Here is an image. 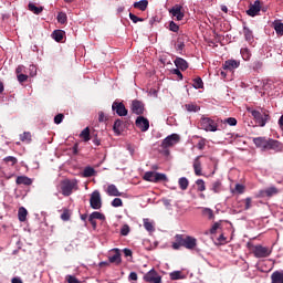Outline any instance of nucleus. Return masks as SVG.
<instances>
[{"label":"nucleus","mask_w":283,"mask_h":283,"mask_svg":"<svg viewBox=\"0 0 283 283\" xmlns=\"http://www.w3.org/2000/svg\"><path fill=\"white\" fill-rule=\"evenodd\" d=\"M66 281L67 283H81V281H78L75 276L72 275H67Z\"/></svg>","instance_id":"nucleus-62"},{"label":"nucleus","mask_w":283,"mask_h":283,"mask_svg":"<svg viewBox=\"0 0 283 283\" xmlns=\"http://www.w3.org/2000/svg\"><path fill=\"white\" fill-rule=\"evenodd\" d=\"M239 67H240V61H237V60H228L223 64V70L229 72H233Z\"/></svg>","instance_id":"nucleus-16"},{"label":"nucleus","mask_w":283,"mask_h":283,"mask_svg":"<svg viewBox=\"0 0 283 283\" xmlns=\"http://www.w3.org/2000/svg\"><path fill=\"white\" fill-rule=\"evenodd\" d=\"M224 123H227L231 127H235L238 125V119L230 117V118L224 119Z\"/></svg>","instance_id":"nucleus-51"},{"label":"nucleus","mask_w":283,"mask_h":283,"mask_svg":"<svg viewBox=\"0 0 283 283\" xmlns=\"http://www.w3.org/2000/svg\"><path fill=\"white\" fill-rule=\"evenodd\" d=\"M18 76V81L22 84L24 82H27L29 80V75L28 74H19Z\"/></svg>","instance_id":"nucleus-57"},{"label":"nucleus","mask_w":283,"mask_h":283,"mask_svg":"<svg viewBox=\"0 0 283 283\" xmlns=\"http://www.w3.org/2000/svg\"><path fill=\"white\" fill-rule=\"evenodd\" d=\"M123 253H124V255H125L126 258H128V256L132 258V255H133V251H132L130 249H127V248H125V249L123 250Z\"/></svg>","instance_id":"nucleus-63"},{"label":"nucleus","mask_w":283,"mask_h":283,"mask_svg":"<svg viewBox=\"0 0 283 283\" xmlns=\"http://www.w3.org/2000/svg\"><path fill=\"white\" fill-rule=\"evenodd\" d=\"M29 72H30L29 74H30L31 77L36 76V74H38V69H36V66L30 65V66H29Z\"/></svg>","instance_id":"nucleus-56"},{"label":"nucleus","mask_w":283,"mask_h":283,"mask_svg":"<svg viewBox=\"0 0 283 283\" xmlns=\"http://www.w3.org/2000/svg\"><path fill=\"white\" fill-rule=\"evenodd\" d=\"M129 18L134 23L144 22L143 18H139L138 15H134V13H129Z\"/></svg>","instance_id":"nucleus-55"},{"label":"nucleus","mask_w":283,"mask_h":283,"mask_svg":"<svg viewBox=\"0 0 283 283\" xmlns=\"http://www.w3.org/2000/svg\"><path fill=\"white\" fill-rule=\"evenodd\" d=\"M20 139L22 143L30 144L32 142V135L30 132H25L22 135H20Z\"/></svg>","instance_id":"nucleus-37"},{"label":"nucleus","mask_w":283,"mask_h":283,"mask_svg":"<svg viewBox=\"0 0 283 283\" xmlns=\"http://www.w3.org/2000/svg\"><path fill=\"white\" fill-rule=\"evenodd\" d=\"M73 190H77V181L71 179H64L61 181V191L64 197H70Z\"/></svg>","instance_id":"nucleus-4"},{"label":"nucleus","mask_w":283,"mask_h":283,"mask_svg":"<svg viewBox=\"0 0 283 283\" xmlns=\"http://www.w3.org/2000/svg\"><path fill=\"white\" fill-rule=\"evenodd\" d=\"M144 282L146 283H163V276L159 275L154 269L143 276Z\"/></svg>","instance_id":"nucleus-6"},{"label":"nucleus","mask_w":283,"mask_h":283,"mask_svg":"<svg viewBox=\"0 0 283 283\" xmlns=\"http://www.w3.org/2000/svg\"><path fill=\"white\" fill-rule=\"evenodd\" d=\"M113 129H114V132H115L117 135H120L122 132L124 130V120H123V119H117V120H115L114 126H113Z\"/></svg>","instance_id":"nucleus-25"},{"label":"nucleus","mask_w":283,"mask_h":283,"mask_svg":"<svg viewBox=\"0 0 283 283\" xmlns=\"http://www.w3.org/2000/svg\"><path fill=\"white\" fill-rule=\"evenodd\" d=\"M184 107L187 109V112H200V106L193 103H188Z\"/></svg>","instance_id":"nucleus-38"},{"label":"nucleus","mask_w":283,"mask_h":283,"mask_svg":"<svg viewBox=\"0 0 283 283\" xmlns=\"http://www.w3.org/2000/svg\"><path fill=\"white\" fill-rule=\"evenodd\" d=\"M135 125L140 132H147L149 129V119L139 116L137 117Z\"/></svg>","instance_id":"nucleus-14"},{"label":"nucleus","mask_w":283,"mask_h":283,"mask_svg":"<svg viewBox=\"0 0 283 283\" xmlns=\"http://www.w3.org/2000/svg\"><path fill=\"white\" fill-rule=\"evenodd\" d=\"M243 35L245 38V41H248L249 43H253L254 34L253 31H251L248 27L243 28Z\"/></svg>","instance_id":"nucleus-24"},{"label":"nucleus","mask_w":283,"mask_h":283,"mask_svg":"<svg viewBox=\"0 0 283 283\" xmlns=\"http://www.w3.org/2000/svg\"><path fill=\"white\" fill-rule=\"evenodd\" d=\"M274 30L277 35L283 36V23L282 22H275Z\"/></svg>","instance_id":"nucleus-44"},{"label":"nucleus","mask_w":283,"mask_h":283,"mask_svg":"<svg viewBox=\"0 0 283 283\" xmlns=\"http://www.w3.org/2000/svg\"><path fill=\"white\" fill-rule=\"evenodd\" d=\"M57 22L61 25H65V23H67V14L63 13V12H60L59 15H57Z\"/></svg>","instance_id":"nucleus-42"},{"label":"nucleus","mask_w":283,"mask_h":283,"mask_svg":"<svg viewBox=\"0 0 283 283\" xmlns=\"http://www.w3.org/2000/svg\"><path fill=\"white\" fill-rule=\"evenodd\" d=\"M80 137L83 138L84 143H88L91 140L90 127H85L80 134Z\"/></svg>","instance_id":"nucleus-30"},{"label":"nucleus","mask_w":283,"mask_h":283,"mask_svg":"<svg viewBox=\"0 0 283 283\" xmlns=\"http://www.w3.org/2000/svg\"><path fill=\"white\" fill-rule=\"evenodd\" d=\"M255 258L262 259V258H269L271 255L272 250L269 249V247H263L261 244H256L253 247L252 250Z\"/></svg>","instance_id":"nucleus-5"},{"label":"nucleus","mask_w":283,"mask_h":283,"mask_svg":"<svg viewBox=\"0 0 283 283\" xmlns=\"http://www.w3.org/2000/svg\"><path fill=\"white\" fill-rule=\"evenodd\" d=\"M187 237L186 234H176L175 235V242L172 243V249L175 251H179L180 248L185 245V242L187 241Z\"/></svg>","instance_id":"nucleus-13"},{"label":"nucleus","mask_w":283,"mask_h":283,"mask_svg":"<svg viewBox=\"0 0 283 283\" xmlns=\"http://www.w3.org/2000/svg\"><path fill=\"white\" fill-rule=\"evenodd\" d=\"M64 118H65V115L59 114L55 116V118H53V123H55L56 125H60Z\"/></svg>","instance_id":"nucleus-54"},{"label":"nucleus","mask_w":283,"mask_h":283,"mask_svg":"<svg viewBox=\"0 0 283 283\" xmlns=\"http://www.w3.org/2000/svg\"><path fill=\"white\" fill-rule=\"evenodd\" d=\"M175 65L180 71H187V69L189 67L188 62L182 57H176Z\"/></svg>","instance_id":"nucleus-21"},{"label":"nucleus","mask_w":283,"mask_h":283,"mask_svg":"<svg viewBox=\"0 0 283 283\" xmlns=\"http://www.w3.org/2000/svg\"><path fill=\"white\" fill-rule=\"evenodd\" d=\"M15 184L31 186L33 184V180L28 176H18V178H15Z\"/></svg>","instance_id":"nucleus-22"},{"label":"nucleus","mask_w":283,"mask_h":283,"mask_svg":"<svg viewBox=\"0 0 283 283\" xmlns=\"http://www.w3.org/2000/svg\"><path fill=\"white\" fill-rule=\"evenodd\" d=\"M184 7L181 4H175L170 10L169 13L176 18V20L178 22L182 21L185 18V13H184Z\"/></svg>","instance_id":"nucleus-11"},{"label":"nucleus","mask_w":283,"mask_h":283,"mask_svg":"<svg viewBox=\"0 0 283 283\" xmlns=\"http://www.w3.org/2000/svg\"><path fill=\"white\" fill-rule=\"evenodd\" d=\"M241 54H242V57L248 61L249 59L252 57V53L249 49L244 48V49H241Z\"/></svg>","instance_id":"nucleus-49"},{"label":"nucleus","mask_w":283,"mask_h":283,"mask_svg":"<svg viewBox=\"0 0 283 283\" xmlns=\"http://www.w3.org/2000/svg\"><path fill=\"white\" fill-rule=\"evenodd\" d=\"M28 214H29L28 209H25V208H23V207H21V208L19 209V214H18V217H19V220H20L21 222H24V221L28 220Z\"/></svg>","instance_id":"nucleus-31"},{"label":"nucleus","mask_w":283,"mask_h":283,"mask_svg":"<svg viewBox=\"0 0 283 283\" xmlns=\"http://www.w3.org/2000/svg\"><path fill=\"white\" fill-rule=\"evenodd\" d=\"M277 193H279V190L274 187H271V188H268L266 190H261L260 191V195H261L262 198H265V197L272 198Z\"/></svg>","instance_id":"nucleus-20"},{"label":"nucleus","mask_w":283,"mask_h":283,"mask_svg":"<svg viewBox=\"0 0 283 283\" xmlns=\"http://www.w3.org/2000/svg\"><path fill=\"white\" fill-rule=\"evenodd\" d=\"M220 228V223L216 222L211 228H210V233L214 235L217 233L218 229Z\"/></svg>","instance_id":"nucleus-61"},{"label":"nucleus","mask_w":283,"mask_h":283,"mask_svg":"<svg viewBox=\"0 0 283 283\" xmlns=\"http://www.w3.org/2000/svg\"><path fill=\"white\" fill-rule=\"evenodd\" d=\"M248 112L251 113L254 123L261 128L265 127L266 123L271 120V115H269V111L262 109V112H260L249 108Z\"/></svg>","instance_id":"nucleus-2"},{"label":"nucleus","mask_w":283,"mask_h":283,"mask_svg":"<svg viewBox=\"0 0 283 283\" xmlns=\"http://www.w3.org/2000/svg\"><path fill=\"white\" fill-rule=\"evenodd\" d=\"M169 30L171 32H179L180 27L176 22L171 21L170 24H169Z\"/></svg>","instance_id":"nucleus-53"},{"label":"nucleus","mask_w":283,"mask_h":283,"mask_svg":"<svg viewBox=\"0 0 283 283\" xmlns=\"http://www.w3.org/2000/svg\"><path fill=\"white\" fill-rule=\"evenodd\" d=\"M112 111L116 112L119 117H124L128 115V109L126 108L124 102L115 101L112 106Z\"/></svg>","instance_id":"nucleus-10"},{"label":"nucleus","mask_w":283,"mask_h":283,"mask_svg":"<svg viewBox=\"0 0 283 283\" xmlns=\"http://www.w3.org/2000/svg\"><path fill=\"white\" fill-rule=\"evenodd\" d=\"M171 281L185 280V275L181 271H175L170 273Z\"/></svg>","instance_id":"nucleus-34"},{"label":"nucleus","mask_w":283,"mask_h":283,"mask_svg":"<svg viewBox=\"0 0 283 283\" xmlns=\"http://www.w3.org/2000/svg\"><path fill=\"white\" fill-rule=\"evenodd\" d=\"M199 129H205L206 132H217L218 130V123L214 119H211L206 116H201L198 123Z\"/></svg>","instance_id":"nucleus-3"},{"label":"nucleus","mask_w":283,"mask_h":283,"mask_svg":"<svg viewBox=\"0 0 283 283\" xmlns=\"http://www.w3.org/2000/svg\"><path fill=\"white\" fill-rule=\"evenodd\" d=\"M130 111L138 116L144 115L146 112L145 103L138 99H134L130 104Z\"/></svg>","instance_id":"nucleus-9"},{"label":"nucleus","mask_w":283,"mask_h":283,"mask_svg":"<svg viewBox=\"0 0 283 283\" xmlns=\"http://www.w3.org/2000/svg\"><path fill=\"white\" fill-rule=\"evenodd\" d=\"M168 177L164 172H155V178L153 182H167Z\"/></svg>","instance_id":"nucleus-28"},{"label":"nucleus","mask_w":283,"mask_h":283,"mask_svg":"<svg viewBox=\"0 0 283 283\" xmlns=\"http://www.w3.org/2000/svg\"><path fill=\"white\" fill-rule=\"evenodd\" d=\"M201 213H203V216L206 218H208L209 220H213L216 218L214 211L212 209H210V208H203L201 210Z\"/></svg>","instance_id":"nucleus-33"},{"label":"nucleus","mask_w":283,"mask_h":283,"mask_svg":"<svg viewBox=\"0 0 283 283\" xmlns=\"http://www.w3.org/2000/svg\"><path fill=\"white\" fill-rule=\"evenodd\" d=\"M88 218L93 219V220H105V214L98 212V211H94L91 213V216H88Z\"/></svg>","instance_id":"nucleus-41"},{"label":"nucleus","mask_w":283,"mask_h":283,"mask_svg":"<svg viewBox=\"0 0 283 283\" xmlns=\"http://www.w3.org/2000/svg\"><path fill=\"white\" fill-rule=\"evenodd\" d=\"M178 185H179L180 190L185 191L188 189L189 180L186 177H181L178 180Z\"/></svg>","instance_id":"nucleus-32"},{"label":"nucleus","mask_w":283,"mask_h":283,"mask_svg":"<svg viewBox=\"0 0 283 283\" xmlns=\"http://www.w3.org/2000/svg\"><path fill=\"white\" fill-rule=\"evenodd\" d=\"M143 227L149 233L155 232L154 223L149 219H143Z\"/></svg>","instance_id":"nucleus-27"},{"label":"nucleus","mask_w":283,"mask_h":283,"mask_svg":"<svg viewBox=\"0 0 283 283\" xmlns=\"http://www.w3.org/2000/svg\"><path fill=\"white\" fill-rule=\"evenodd\" d=\"M28 9L34 14H40L43 11L42 7H36L34 3L30 2L28 4Z\"/></svg>","instance_id":"nucleus-35"},{"label":"nucleus","mask_w":283,"mask_h":283,"mask_svg":"<svg viewBox=\"0 0 283 283\" xmlns=\"http://www.w3.org/2000/svg\"><path fill=\"white\" fill-rule=\"evenodd\" d=\"M112 251H114L115 254L113 256H108V262L120 265L123 262L120 250L115 248Z\"/></svg>","instance_id":"nucleus-15"},{"label":"nucleus","mask_w":283,"mask_h":283,"mask_svg":"<svg viewBox=\"0 0 283 283\" xmlns=\"http://www.w3.org/2000/svg\"><path fill=\"white\" fill-rule=\"evenodd\" d=\"M65 35H66L65 31H62V30L53 31V33L51 34V36L56 42H61L65 38Z\"/></svg>","instance_id":"nucleus-26"},{"label":"nucleus","mask_w":283,"mask_h":283,"mask_svg":"<svg viewBox=\"0 0 283 283\" xmlns=\"http://www.w3.org/2000/svg\"><path fill=\"white\" fill-rule=\"evenodd\" d=\"M155 176H156V172L148 171L144 174L143 179L146 182H154Z\"/></svg>","instance_id":"nucleus-36"},{"label":"nucleus","mask_w":283,"mask_h":283,"mask_svg":"<svg viewBox=\"0 0 283 283\" xmlns=\"http://www.w3.org/2000/svg\"><path fill=\"white\" fill-rule=\"evenodd\" d=\"M192 86H193L196 90H202V88H203L202 78H201V77L195 78Z\"/></svg>","instance_id":"nucleus-45"},{"label":"nucleus","mask_w":283,"mask_h":283,"mask_svg":"<svg viewBox=\"0 0 283 283\" xmlns=\"http://www.w3.org/2000/svg\"><path fill=\"white\" fill-rule=\"evenodd\" d=\"M70 218H71V214H70V212L67 210L63 211V213L61 214V219L63 221H69Z\"/></svg>","instance_id":"nucleus-60"},{"label":"nucleus","mask_w":283,"mask_h":283,"mask_svg":"<svg viewBox=\"0 0 283 283\" xmlns=\"http://www.w3.org/2000/svg\"><path fill=\"white\" fill-rule=\"evenodd\" d=\"M91 209L99 210L103 207V200L101 199V193L98 190H94L91 193Z\"/></svg>","instance_id":"nucleus-7"},{"label":"nucleus","mask_w":283,"mask_h":283,"mask_svg":"<svg viewBox=\"0 0 283 283\" xmlns=\"http://www.w3.org/2000/svg\"><path fill=\"white\" fill-rule=\"evenodd\" d=\"M128 233H130V227L127 224L123 226L120 229V235L126 237L128 235Z\"/></svg>","instance_id":"nucleus-52"},{"label":"nucleus","mask_w":283,"mask_h":283,"mask_svg":"<svg viewBox=\"0 0 283 283\" xmlns=\"http://www.w3.org/2000/svg\"><path fill=\"white\" fill-rule=\"evenodd\" d=\"M94 175H95L94 168H92V167H85V168H84V171H83V177H84V178H91V177H93Z\"/></svg>","instance_id":"nucleus-39"},{"label":"nucleus","mask_w":283,"mask_h":283,"mask_svg":"<svg viewBox=\"0 0 283 283\" xmlns=\"http://www.w3.org/2000/svg\"><path fill=\"white\" fill-rule=\"evenodd\" d=\"M271 283H283V271H275L271 274Z\"/></svg>","instance_id":"nucleus-23"},{"label":"nucleus","mask_w":283,"mask_h":283,"mask_svg":"<svg viewBox=\"0 0 283 283\" xmlns=\"http://www.w3.org/2000/svg\"><path fill=\"white\" fill-rule=\"evenodd\" d=\"M261 8H262L261 1L260 0H255L253 3H250L249 10L247 11V14L249 17L254 18V17H256L260 13Z\"/></svg>","instance_id":"nucleus-12"},{"label":"nucleus","mask_w":283,"mask_h":283,"mask_svg":"<svg viewBox=\"0 0 283 283\" xmlns=\"http://www.w3.org/2000/svg\"><path fill=\"white\" fill-rule=\"evenodd\" d=\"M244 202V210L248 211V210H251L252 209V206H253V199L251 197H248L243 200Z\"/></svg>","instance_id":"nucleus-47"},{"label":"nucleus","mask_w":283,"mask_h":283,"mask_svg":"<svg viewBox=\"0 0 283 283\" xmlns=\"http://www.w3.org/2000/svg\"><path fill=\"white\" fill-rule=\"evenodd\" d=\"M212 191L214 193H220L222 191V182L217 180L212 184Z\"/></svg>","instance_id":"nucleus-40"},{"label":"nucleus","mask_w":283,"mask_h":283,"mask_svg":"<svg viewBox=\"0 0 283 283\" xmlns=\"http://www.w3.org/2000/svg\"><path fill=\"white\" fill-rule=\"evenodd\" d=\"M134 8L139 9L140 11H146L148 8V0H140L135 2Z\"/></svg>","instance_id":"nucleus-29"},{"label":"nucleus","mask_w":283,"mask_h":283,"mask_svg":"<svg viewBox=\"0 0 283 283\" xmlns=\"http://www.w3.org/2000/svg\"><path fill=\"white\" fill-rule=\"evenodd\" d=\"M3 161L6 164H11V166H14L18 164V158L14 156H7V157H4Z\"/></svg>","instance_id":"nucleus-48"},{"label":"nucleus","mask_w":283,"mask_h":283,"mask_svg":"<svg viewBox=\"0 0 283 283\" xmlns=\"http://www.w3.org/2000/svg\"><path fill=\"white\" fill-rule=\"evenodd\" d=\"M196 185H197V190H198L199 192L206 191V182H205L203 179H198V180L196 181Z\"/></svg>","instance_id":"nucleus-43"},{"label":"nucleus","mask_w":283,"mask_h":283,"mask_svg":"<svg viewBox=\"0 0 283 283\" xmlns=\"http://www.w3.org/2000/svg\"><path fill=\"white\" fill-rule=\"evenodd\" d=\"M252 142L256 148H261L263 151L280 150L281 148V143L273 138L253 137Z\"/></svg>","instance_id":"nucleus-1"},{"label":"nucleus","mask_w":283,"mask_h":283,"mask_svg":"<svg viewBox=\"0 0 283 283\" xmlns=\"http://www.w3.org/2000/svg\"><path fill=\"white\" fill-rule=\"evenodd\" d=\"M185 49V43L184 42H179L177 45H176V50L179 51V52H182Z\"/></svg>","instance_id":"nucleus-64"},{"label":"nucleus","mask_w":283,"mask_h":283,"mask_svg":"<svg viewBox=\"0 0 283 283\" xmlns=\"http://www.w3.org/2000/svg\"><path fill=\"white\" fill-rule=\"evenodd\" d=\"M205 147H206V139H205V138H201V139L198 142V144H197V148H198L199 150H203Z\"/></svg>","instance_id":"nucleus-59"},{"label":"nucleus","mask_w":283,"mask_h":283,"mask_svg":"<svg viewBox=\"0 0 283 283\" xmlns=\"http://www.w3.org/2000/svg\"><path fill=\"white\" fill-rule=\"evenodd\" d=\"M112 206L114 208H120L124 206V202L120 198H115L113 201H112Z\"/></svg>","instance_id":"nucleus-50"},{"label":"nucleus","mask_w":283,"mask_h":283,"mask_svg":"<svg viewBox=\"0 0 283 283\" xmlns=\"http://www.w3.org/2000/svg\"><path fill=\"white\" fill-rule=\"evenodd\" d=\"M179 143H180V136L178 134H172L163 139L161 147L169 148L178 145Z\"/></svg>","instance_id":"nucleus-8"},{"label":"nucleus","mask_w":283,"mask_h":283,"mask_svg":"<svg viewBox=\"0 0 283 283\" xmlns=\"http://www.w3.org/2000/svg\"><path fill=\"white\" fill-rule=\"evenodd\" d=\"M198 247V240L193 237L187 235L186 242L184 244V248L187 250H195Z\"/></svg>","instance_id":"nucleus-18"},{"label":"nucleus","mask_w":283,"mask_h":283,"mask_svg":"<svg viewBox=\"0 0 283 283\" xmlns=\"http://www.w3.org/2000/svg\"><path fill=\"white\" fill-rule=\"evenodd\" d=\"M106 195L108 197H122L123 193L116 188L115 185H108L106 188Z\"/></svg>","instance_id":"nucleus-19"},{"label":"nucleus","mask_w":283,"mask_h":283,"mask_svg":"<svg viewBox=\"0 0 283 283\" xmlns=\"http://www.w3.org/2000/svg\"><path fill=\"white\" fill-rule=\"evenodd\" d=\"M201 158H202V155L197 156V157L195 158L193 165H192L193 170H195V175H196L197 177L202 176V164H201V161H200Z\"/></svg>","instance_id":"nucleus-17"},{"label":"nucleus","mask_w":283,"mask_h":283,"mask_svg":"<svg viewBox=\"0 0 283 283\" xmlns=\"http://www.w3.org/2000/svg\"><path fill=\"white\" fill-rule=\"evenodd\" d=\"M244 191H245V187L243 185H241V184H237L234 186V190H232V193L237 192L238 195H243Z\"/></svg>","instance_id":"nucleus-46"},{"label":"nucleus","mask_w":283,"mask_h":283,"mask_svg":"<svg viewBox=\"0 0 283 283\" xmlns=\"http://www.w3.org/2000/svg\"><path fill=\"white\" fill-rule=\"evenodd\" d=\"M171 73H172L174 75L178 76L179 80H182V78H184V75H182L180 69H178V67H177V69H172V70H171Z\"/></svg>","instance_id":"nucleus-58"}]
</instances>
